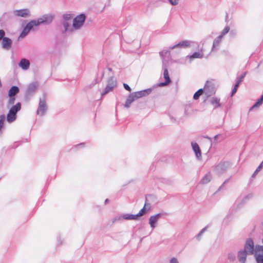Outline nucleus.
I'll use <instances>...</instances> for the list:
<instances>
[{
  "label": "nucleus",
  "instance_id": "obj_33",
  "mask_svg": "<svg viewBox=\"0 0 263 263\" xmlns=\"http://www.w3.org/2000/svg\"><path fill=\"white\" fill-rule=\"evenodd\" d=\"M63 27L64 28V32H68L69 31V29H68V27H69V23L68 22H67L66 21H64L63 22ZM72 30V29H70L69 30V31L70 32H71Z\"/></svg>",
  "mask_w": 263,
  "mask_h": 263
},
{
  "label": "nucleus",
  "instance_id": "obj_1",
  "mask_svg": "<svg viewBox=\"0 0 263 263\" xmlns=\"http://www.w3.org/2000/svg\"><path fill=\"white\" fill-rule=\"evenodd\" d=\"M21 108V104L18 102L15 105L12 106L7 115V121L9 123H12L14 121L16 118V113L20 110Z\"/></svg>",
  "mask_w": 263,
  "mask_h": 263
},
{
  "label": "nucleus",
  "instance_id": "obj_43",
  "mask_svg": "<svg viewBox=\"0 0 263 263\" xmlns=\"http://www.w3.org/2000/svg\"><path fill=\"white\" fill-rule=\"evenodd\" d=\"M170 118L172 122H174V123H178L179 122V120L176 118L174 117L173 116L170 115Z\"/></svg>",
  "mask_w": 263,
  "mask_h": 263
},
{
  "label": "nucleus",
  "instance_id": "obj_7",
  "mask_svg": "<svg viewBox=\"0 0 263 263\" xmlns=\"http://www.w3.org/2000/svg\"><path fill=\"white\" fill-rule=\"evenodd\" d=\"M39 87V84L37 82H32L30 83L26 89V96L29 97L33 96L36 91Z\"/></svg>",
  "mask_w": 263,
  "mask_h": 263
},
{
  "label": "nucleus",
  "instance_id": "obj_9",
  "mask_svg": "<svg viewBox=\"0 0 263 263\" xmlns=\"http://www.w3.org/2000/svg\"><path fill=\"white\" fill-rule=\"evenodd\" d=\"M203 90L204 95H205L207 98L212 96L215 93L213 84L208 81L205 84Z\"/></svg>",
  "mask_w": 263,
  "mask_h": 263
},
{
  "label": "nucleus",
  "instance_id": "obj_24",
  "mask_svg": "<svg viewBox=\"0 0 263 263\" xmlns=\"http://www.w3.org/2000/svg\"><path fill=\"white\" fill-rule=\"evenodd\" d=\"M19 92V88L17 86H13L9 90L8 95L9 97L15 96Z\"/></svg>",
  "mask_w": 263,
  "mask_h": 263
},
{
  "label": "nucleus",
  "instance_id": "obj_26",
  "mask_svg": "<svg viewBox=\"0 0 263 263\" xmlns=\"http://www.w3.org/2000/svg\"><path fill=\"white\" fill-rule=\"evenodd\" d=\"M263 103V94L261 95L260 98H259L256 102L251 107L250 110H252L256 107H258L260 106Z\"/></svg>",
  "mask_w": 263,
  "mask_h": 263
},
{
  "label": "nucleus",
  "instance_id": "obj_31",
  "mask_svg": "<svg viewBox=\"0 0 263 263\" xmlns=\"http://www.w3.org/2000/svg\"><path fill=\"white\" fill-rule=\"evenodd\" d=\"M30 31V30H29V29H28L27 28H26L25 27L24 28L22 33H21L19 37H20V38L24 37L25 36H26L28 34V33Z\"/></svg>",
  "mask_w": 263,
  "mask_h": 263
},
{
  "label": "nucleus",
  "instance_id": "obj_49",
  "mask_svg": "<svg viewBox=\"0 0 263 263\" xmlns=\"http://www.w3.org/2000/svg\"><path fill=\"white\" fill-rule=\"evenodd\" d=\"M219 135H217L216 136H214V139L215 140H217L218 137Z\"/></svg>",
  "mask_w": 263,
  "mask_h": 263
},
{
  "label": "nucleus",
  "instance_id": "obj_56",
  "mask_svg": "<svg viewBox=\"0 0 263 263\" xmlns=\"http://www.w3.org/2000/svg\"><path fill=\"white\" fill-rule=\"evenodd\" d=\"M262 162L263 163V161H262Z\"/></svg>",
  "mask_w": 263,
  "mask_h": 263
},
{
  "label": "nucleus",
  "instance_id": "obj_19",
  "mask_svg": "<svg viewBox=\"0 0 263 263\" xmlns=\"http://www.w3.org/2000/svg\"><path fill=\"white\" fill-rule=\"evenodd\" d=\"M30 63L28 60L26 59H22L20 63H18V66L23 70H27L29 69Z\"/></svg>",
  "mask_w": 263,
  "mask_h": 263
},
{
  "label": "nucleus",
  "instance_id": "obj_17",
  "mask_svg": "<svg viewBox=\"0 0 263 263\" xmlns=\"http://www.w3.org/2000/svg\"><path fill=\"white\" fill-rule=\"evenodd\" d=\"M191 145L193 151L194 152L196 157L198 159L201 158V153L200 151V148L198 145V144L195 142H192Z\"/></svg>",
  "mask_w": 263,
  "mask_h": 263
},
{
  "label": "nucleus",
  "instance_id": "obj_37",
  "mask_svg": "<svg viewBox=\"0 0 263 263\" xmlns=\"http://www.w3.org/2000/svg\"><path fill=\"white\" fill-rule=\"evenodd\" d=\"M206 229L207 227H205L201 230V231L196 236L197 239L199 240L200 239L201 236H202V234L206 230Z\"/></svg>",
  "mask_w": 263,
  "mask_h": 263
},
{
  "label": "nucleus",
  "instance_id": "obj_8",
  "mask_svg": "<svg viewBox=\"0 0 263 263\" xmlns=\"http://www.w3.org/2000/svg\"><path fill=\"white\" fill-rule=\"evenodd\" d=\"M162 215V213H158L150 216L149 218L148 223L152 230H153L157 226L158 222Z\"/></svg>",
  "mask_w": 263,
  "mask_h": 263
},
{
  "label": "nucleus",
  "instance_id": "obj_38",
  "mask_svg": "<svg viewBox=\"0 0 263 263\" xmlns=\"http://www.w3.org/2000/svg\"><path fill=\"white\" fill-rule=\"evenodd\" d=\"M170 50L169 49V50H163L162 51H161V52H160V55L163 57H165L166 55V54L167 53H170Z\"/></svg>",
  "mask_w": 263,
  "mask_h": 263
},
{
  "label": "nucleus",
  "instance_id": "obj_28",
  "mask_svg": "<svg viewBox=\"0 0 263 263\" xmlns=\"http://www.w3.org/2000/svg\"><path fill=\"white\" fill-rule=\"evenodd\" d=\"M202 94L204 95V92L203 89L201 88L198 90L194 95L193 99L194 100H197L199 99L200 96Z\"/></svg>",
  "mask_w": 263,
  "mask_h": 263
},
{
  "label": "nucleus",
  "instance_id": "obj_39",
  "mask_svg": "<svg viewBox=\"0 0 263 263\" xmlns=\"http://www.w3.org/2000/svg\"><path fill=\"white\" fill-rule=\"evenodd\" d=\"M63 17L64 20L66 21L71 20L72 18V15L71 14H65L63 15Z\"/></svg>",
  "mask_w": 263,
  "mask_h": 263
},
{
  "label": "nucleus",
  "instance_id": "obj_5",
  "mask_svg": "<svg viewBox=\"0 0 263 263\" xmlns=\"http://www.w3.org/2000/svg\"><path fill=\"white\" fill-rule=\"evenodd\" d=\"M116 81L114 80L113 77H111L107 80L106 86L104 90L101 92V95L103 96L106 95L110 91H112V89L116 86Z\"/></svg>",
  "mask_w": 263,
  "mask_h": 263
},
{
  "label": "nucleus",
  "instance_id": "obj_27",
  "mask_svg": "<svg viewBox=\"0 0 263 263\" xmlns=\"http://www.w3.org/2000/svg\"><path fill=\"white\" fill-rule=\"evenodd\" d=\"M39 25V23H37L36 20H32L29 22L26 25V27L30 30L33 28L34 26H37Z\"/></svg>",
  "mask_w": 263,
  "mask_h": 263
},
{
  "label": "nucleus",
  "instance_id": "obj_11",
  "mask_svg": "<svg viewBox=\"0 0 263 263\" xmlns=\"http://www.w3.org/2000/svg\"><path fill=\"white\" fill-rule=\"evenodd\" d=\"M13 13L18 17H28L30 16V10L28 9H23L14 10Z\"/></svg>",
  "mask_w": 263,
  "mask_h": 263
},
{
  "label": "nucleus",
  "instance_id": "obj_36",
  "mask_svg": "<svg viewBox=\"0 0 263 263\" xmlns=\"http://www.w3.org/2000/svg\"><path fill=\"white\" fill-rule=\"evenodd\" d=\"M5 119V116L4 115L0 116V130L4 125V122Z\"/></svg>",
  "mask_w": 263,
  "mask_h": 263
},
{
  "label": "nucleus",
  "instance_id": "obj_12",
  "mask_svg": "<svg viewBox=\"0 0 263 263\" xmlns=\"http://www.w3.org/2000/svg\"><path fill=\"white\" fill-rule=\"evenodd\" d=\"M192 43V42L189 40L182 41L173 46H170L169 47V49H174L176 48H186L191 46Z\"/></svg>",
  "mask_w": 263,
  "mask_h": 263
},
{
  "label": "nucleus",
  "instance_id": "obj_22",
  "mask_svg": "<svg viewBox=\"0 0 263 263\" xmlns=\"http://www.w3.org/2000/svg\"><path fill=\"white\" fill-rule=\"evenodd\" d=\"M211 103L214 106V109L221 106L220 98L218 97H213L211 100Z\"/></svg>",
  "mask_w": 263,
  "mask_h": 263
},
{
  "label": "nucleus",
  "instance_id": "obj_45",
  "mask_svg": "<svg viewBox=\"0 0 263 263\" xmlns=\"http://www.w3.org/2000/svg\"><path fill=\"white\" fill-rule=\"evenodd\" d=\"M123 86H124V88L126 90H128V91H131V88H130V87L128 86V85H127V84H125V83L123 84Z\"/></svg>",
  "mask_w": 263,
  "mask_h": 263
},
{
  "label": "nucleus",
  "instance_id": "obj_13",
  "mask_svg": "<svg viewBox=\"0 0 263 263\" xmlns=\"http://www.w3.org/2000/svg\"><path fill=\"white\" fill-rule=\"evenodd\" d=\"M162 67H163V70H164L163 77H164V78L165 79V82H162V83H160L159 84V86H160V87L166 86V85H168L170 83V82H171V80H170V77H169V74H168V70H167V66H166L164 64L163 62V66H162Z\"/></svg>",
  "mask_w": 263,
  "mask_h": 263
},
{
  "label": "nucleus",
  "instance_id": "obj_51",
  "mask_svg": "<svg viewBox=\"0 0 263 263\" xmlns=\"http://www.w3.org/2000/svg\"><path fill=\"white\" fill-rule=\"evenodd\" d=\"M109 201V200L108 199H106L105 200V203L106 204L107 203H108Z\"/></svg>",
  "mask_w": 263,
  "mask_h": 263
},
{
  "label": "nucleus",
  "instance_id": "obj_48",
  "mask_svg": "<svg viewBox=\"0 0 263 263\" xmlns=\"http://www.w3.org/2000/svg\"><path fill=\"white\" fill-rule=\"evenodd\" d=\"M229 179H228L224 181V182L222 183V185L219 187V189H218V190H220L221 188H222V187H223V186H224V184L228 182L229 181Z\"/></svg>",
  "mask_w": 263,
  "mask_h": 263
},
{
  "label": "nucleus",
  "instance_id": "obj_15",
  "mask_svg": "<svg viewBox=\"0 0 263 263\" xmlns=\"http://www.w3.org/2000/svg\"><path fill=\"white\" fill-rule=\"evenodd\" d=\"M152 89L148 88L146 89L143 90L134 92L133 93L135 96V97L136 98V99H138L139 98H140L146 96L150 94L152 92Z\"/></svg>",
  "mask_w": 263,
  "mask_h": 263
},
{
  "label": "nucleus",
  "instance_id": "obj_50",
  "mask_svg": "<svg viewBox=\"0 0 263 263\" xmlns=\"http://www.w3.org/2000/svg\"><path fill=\"white\" fill-rule=\"evenodd\" d=\"M258 249L259 250L263 249V247L262 246H258Z\"/></svg>",
  "mask_w": 263,
  "mask_h": 263
},
{
  "label": "nucleus",
  "instance_id": "obj_55",
  "mask_svg": "<svg viewBox=\"0 0 263 263\" xmlns=\"http://www.w3.org/2000/svg\"><path fill=\"white\" fill-rule=\"evenodd\" d=\"M245 198H247V199H248V198H249L248 196H246V197H245Z\"/></svg>",
  "mask_w": 263,
  "mask_h": 263
},
{
  "label": "nucleus",
  "instance_id": "obj_20",
  "mask_svg": "<svg viewBox=\"0 0 263 263\" xmlns=\"http://www.w3.org/2000/svg\"><path fill=\"white\" fill-rule=\"evenodd\" d=\"M248 253L245 251H240L238 253V259L241 263H244L246 260V257Z\"/></svg>",
  "mask_w": 263,
  "mask_h": 263
},
{
  "label": "nucleus",
  "instance_id": "obj_42",
  "mask_svg": "<svg viewBox=\"0 0 263 263\" xmlns=\"http://www.w3.org/2000/svg\"><path fill=\"white\" fill-rule=\"evenodd\" d=\"M170 3L173 6H176L178 4L179 0H168Z\"/></svg>",
  "mask_w": 263,
  "mask_h": 263
},
{
  "label": "nucleus",
  "instance_id": "obj_2",
  "mask_svg": "<svg viewBox=\"0 0 263 263\" xmlns=\"http://www.w3.org/2000/svg\"><path fill=\"white\" fill-rule=\"evenodd\" d=\"M146 205V204L145 203L144 207L141 210H140V211L139 212L138 214L136 215L125 214L123 215L120 216L118 217H116L115 220H120L121 218L124 219L125 220H136L138 218V217L143 215L145 213L146 210L145 209V208Z\"/></svg>",
  "mask_w": 263,
  "mask_h": 263
},
{
  "label": "nucleus",
  "instance_id": "obj_52",
  "mask_svg": "<svg viewBox=\"0 0 263 263\" xmlns=\"http://www.w3.org/2000/svg\"><path fill=\"white\" fill-rule=\"evenodd\" d=\"M230 34H234V35H235V33H234V32H233V31H231L230 32Z\"/></svg>",
  "mask_w": 263,
  "mask_h": 263
},
{
  "label": "nucleus",
  "instance_id": "obj_29",
  "mask_svg": "<svg viewBox=\"0 0 263 263\" xmlns=\"http://www.w3.org/2000/svg\"><path fill=\"white\" fill-rule=\"evenodd\" d=\"M230 31V27L229 26H226L222 30L221 32L220 35H219V37L223 39V36L227 34Z\"/></svg>",
  "mask_w": 263,
  "mask_h": 263
},
{
  "label": "nucleus",
  "instance_id": "obj_46",
  "mask_svg": "<svg viewBox=\"0 0 263 263\" xmlns=\"http://www.w3.org/2000/svg\"><path fill=\"white\" fill-rule=\"evenodd\" d=\"M57 240H58V245H61L62 244L63 240H62V238L61 237V236H59L57 238Z\"/></svg>",
  "mask_w": 263,
  "mask_h": 263
},
{
  "label": "nucleus",
  "instance_id": "obj_18",
  "mask_svg": "<svg viewBox=\"0 0 263 263\" xmlns=\"http://www.w3.org/2000/svg\"><path fill=\"white\" fill-rule=\"evenodd\" d=\"M12 40L9 37H4L2 43L3 48L6 50L10 49L12 45Z\"/></svg>",
  "mask_w": 263,
  "mask_h": 263
},
{
  "label": "nucleus",
  "instance_id": "obj_54",
  "mask_svg": "<svg viewBox=\"0 0 263 263\" xmlns=\"http://www.w3.org/2000/svg\"><path fill=\"white\" fill-rule=\"evenodd\" d=\"M83 145V143H81V144H80L78 146H81V145Z\"/></svg>",
  "mask_w": 263,
  "mask_h": 263
},
{
  "label": "nucleus",
  "instance_id": "obj_32",
  "mask_svg": "<svg viewBox=\"0 0 263 263\" xmlns=\"http://www.w3.org/2000/svg\"><path fill=\"white\" fill-rule=\"evenodd\" d=\"M247 72H245L243 73L240 77H238L236 79V83H238V84H240V83L243 81L244 78L245 77L246 75Z\"/></svg>",
  "mask_w": 263,
  "mask_h": 263
},
{
  "label": "nucleus",
  "instance_id": "obj_21",
  "mask_svg": "<svg viewBox=\"0 0 263 263\" xmlns=\"http://www.w3.org/2000/svg\"><path fill=\"white\" fill-rule=\"evenodd\" d=\"M136 98L135 97V96L133 93H130L128 98H127L124 107L126 108L129 107L130 104L132 102H133L134 101L136 100Z\"/></svg>",
  "mask_w": 263,
  "mask_h": 263
},
{
  "label": "nucleus",
  "instance_id": "obj_10",
  "mask_svg": "<svg viewBox=\"0 0 263 263\" xmlns=\"http://www.w3.org/2000/svg\"><path fill=\"white\" fill-rule=\"evenodd\" d=\"M254 249V245L253 240L251 238H249L246 240L244 251L248 253V254L251 255L253 254Z\"/></svg>",
  "mask_w": 263,
  "mask_h": 263
},
{
  "label": "nucleus",
  "instance_id": "obj_34",
  "mask_svg": "<svg viewBox=\"0 0 263 263\" xmlns=\"http://www.w3.org/2000/svg\"><path fill=\"white\" fill-rule=\"evenodd\" d=\"M15 98L14 96L9 97V99L8 102V107H9L10 105L14 103Z\"/></svg>",
  "mask_w": 263,
  "mask_h": 263
},
{
  "label": "nucleus",
  "instance_id": "obj_23",
  "mask_svg": "<svg viewBox=\"0 0 263 263\" xmlns=\"http://www.w3.org/2000/svg\"><path fill=\"white\" fill-rule=\"evenodd\" d=\"M212 179V175L210 172L207 173L200 180L202 184H206L209 183Z\"/></svg>",
  "mask_w": 263,
  "mask_h": 263
},
{
  "label": "nucleus",
  "instance_id": "obj_6",
  "mask_svg": "<svg viewBox=\"0 0 263 263\" xmlns=\"http://www.w3.org/2000/svg\"><path fill=\"white\" fill-rule=\"evenodd\" d=\"M85 20V15L84 14H81L76 17L73 21L72 26L75 29H79L84 24Z\"/></svg>",
  "mask_w": 263,
  "mask_h": 263
},
{
  "label": "nucleus",
  "instance_id": "obj_53",
  "mask_svg": "<svg viewBox=\"0 0 263 263\" xmlns=\"http://www.w3.org/2000/svg\"><path fill=\"white\" fill-rule=\"evenodd\" d=\"M108 70H109V71H111V70H112L111 68H108Z\"/></svg>",
  "mask_w": 263,
  "mask_h": 263
},
{
  "label": "nucleus",
  "instance_id": "obj_25",
  "mask_svg": "<svg viewBox=\"0 0 263 263\" xmlns=\"http://www.w3.org/2000/svg\"><path fill=\"white\" fill-rule=\"evenodd\" d=\"M203 57V53L199 52H195L193 53L191 55L187 56V57H189L190 60H192L194 59L198 58L201 59Z\"/></svg>",
  "mask_w": 263,
  "mask_h": 263
},
{
  "label": "nucleus",
  "instance_id": "obj_47",
  "mask_svg": "<svg viewBox=\"0 0 263 263\" xmlns=\"http://www.w3.org/2000/svg\"><path fill=\"white\" fill-rule=\"evenodd\" d=\"M170 263H178V261L176 258L173 257L170 260Z\"/></svg>",
  "mask_w": 263,
  "mask_h": 263
},
{
  "label": "nucleus",
  "instance_id": "obj_4",
  "mask_svg": "<svg viewBox=\"0 0 263 263\" xmlns=\"http://www.w3.org/2000/svg\"><path fill=\"white\" fill-rule=\"evenodd\" d=\"M48 109V106L46 99L44 97L40 99L39 106L36 111L37 115L40 116H43Z\"/></svg>",
  "mask_w": 263,
  "mask_h": 263
},
{
  "label": "nucleus",
  "instance_id": "obj_14",
  "mask_svg": "<svg viewBox=\"0 0 263 263\" xmlns=\"http://www.w3.org/2000/svg\"><path fill=\"white\" fill-rule=\"evenodd\" d=\"M53 18V17L52 15L50 14H45L39 18L36 21L37 23H39V25L41 24H49L52 21Z\"/></svg>",
  "mask_w": 263,
  "mask_h": 263
},
{
  "label": "nucleus",
  "instance_id": "obj_41",
  "mask_svg": "<svg viewBox=\"0 0 263 263\" xmlns=\"http://www.w3.org/2000/svg\"><path fill=\"white\" fill-rule=\"evenodd\" d=\"M238 83H236L233 89H232L231 96H233L237 91V88L239 85Z\"/></svg>",
  "mask_w": 263,
  "mask_h": 263
},
{
  "label": "nucleus",
  "instance_id": "obj_40",
  "mask_svg": "<svg viewBox=\"0 0 263 263\" xmlns=\"http://www.w3.org/2000/svg\"><path fill=\"white\" fill-rule=\"evenodd\" d=\"M263 167V163L261 162L260 164L259 165V166L257 167V168L256 169L253 175H254L255 174H257L258 173L260 170Z\"/></svg>",
  "mask_w": 263,
  "mask_h": 263
},
{
  "label": "nucleus",
  "instance_id": "obj_35",
  "mask_svg": "<svg viewBox=\"0 0 263 263\" xmlns=\"http://www.w3.org/2000/svg\"><path fill=\"white\" fill-rule=\"evenodd\" d=\"M256 260L257 263H263V255L258 254L256 256Z\"/></svg>",
  "mask_w": 263,
  "mask_h": 263
},
{
  "label": "nucleus",
  "instance_id": "obj_16",
  "mask_svg": "<svg viewBox=\"0 0 263 263\" xmlns=\"http://www.w3.org/2000/svg\"><path fill=\"white\" fill-rule=\"evenodd\" d=\"M222 40V39L219 36L214 39L211 49V52H215L219 49Z\"/></svg>",
  "mask_w": 263,
  "mask_h": 263
},
{
  "label": "nucleus",
  "instance_id": "obj_44",
  "mask_svg": "<svg viewBox=\"0 0 263 263\" xmlns=\"http://www.w3.org/2000/svg\"><path fill=\"white\" fill-rule=\"evenodd\" d=\"M5 35V32L3 30H0V41L3 40L4 37H5L4 36Z\"/></svg>",
  "mask_w": 263,
  "mask_h": 263
},
{
  "label": "nucleus",
  "instance_id": "obj_30",
  "mask_svg": "<svg viewBox=\"0 0 263 263\" xmlns=\"http://www.w3.org/2000/svg\"><path fill=\"white\" fill-rule=\"evenodd\" d=\"M30 31V30H29V29H28L27 28H26L25 27L24 28L22 33H21L19 37H20V38L24 37L25 36H26L28 34V33Z\"/></svg>",
  "mask_w": 263,
  "mask_h": 263
},
{
  "label": "nucleus",
  "instance_id": "obj_3",
  "mask_svg": "<svg viewBox=\"0 0 263 263\" xmlns=\"http://www.w3.org/2000/svg\"><path fill=\"white\" fill-rule=\"evenodd\" d=\"M229 167V163L227 162H222L216 165L213 170L214 173L220 176L226 172Z\"/></svg>",
  "mask_w": 263,
  "mask_h": 263
}]
</instances>
